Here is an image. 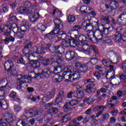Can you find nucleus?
<instances>
[{
  "mask_svg": "<svg viewBox=\"0 0 126 126\" xmlns=\"http://www.w3.org/2000/svg\"><path fill=\"white\" fill-rule=\"evenodd\" d=\"M71 77H72V75L67 71H64L62 75H60V74L54 75L53 76V80L54 82H62L63 79H66L67 81H68V79H70V81H71Z\"/></svg>",
  "mask_w": 126,
  "mask_h": 126,
  "instance_id": "1",
  "label": "nucleus"
},
{
  "mask_svg": "<svg viewBox=\"0 0 126 126\" xmlns=\"http://www.w3.org/2000/svg\"><path fill=\"white\" fill-rule=\"evenodd\" d=\"M103 31L101 30H99L98 28V30L93 31V33H90L88 38L93 43H96L97 41H101L103 39Z\"/></svg>",
  "mask_w": 126,
  "mask_h": 126,
  "instance_id": "2",
  "label": "nucleus"
},
{
  "mask_svg": "<svg viewBox=\"0 0 126 126\" xmlns=\"http://www.w3.org/2000/svg\"><path fill=\"white\" fill-rule=\"evenodd\" d=\"M26 117L27 119H30V118H33V117H36L38 116L39 114H43L44 113V110L42 109H39L37 107H34L32 109L29 110H27L25 111Z\"/></svg>",
  "mask_w": 126,
  "mask_h": 126,
  "instance_id": "3",
  "label": "nucleus"
},
{
  "mask_svg": "<svg viewBox=\"0 0 126 126\" xmlns=\"http://www.w3.org/2000/svg\"><path fill=\"white\" fill-rule=\"evenodd\" d=\"M82 49L87 55H91V54H92V51H94V53L95 55H99L98 48L94 45L89 46L88 45L84 44L82 46Z\"/></svg>",
  "mask_w": 126,
  "mask_h": 126,
  "instance_id": "4",
  "label": "nucleus"
},
{
  "mask_svg": "<svg viewBox=\"0 0 126 126\" xmlns=\"http://www.w3.org/2000/svg\"><path fill=\"white\" fill-rule=\"evenodd\" d=\"M17 77V79L19 81L17 83V89L18 90H20L22 88V85L24 83H30V82L28 80V77L26 75H18Z\"/></svg>",
  "mask_w": 126,
  "mask_h": 126,
  "instance_id": "5",
  "label": "nucleus"
},
{
  "mask_svg": "<svg viewBox=\"0 0 126 126\" xmlns=\"http://www.w3.org/2000/svg\"><path fill=\"white\" fill-rule=\"evenodd\" d=\"M82 26L83 30L87 31V32H88L87 33L88 37L89 34H93V29L94 28V25H93V23L90 22L88 23L87 22H84L82 24Z\"/></svg>",
  "mask_w": 126,
  "mask_h": 126,
  "instance_id": "6",
  "label": "nucleus"
},
{
  "mask_svg": "<svg viewBox=\"0 0 126 126\" xmlns=\"http://www.w3.org/2000/svg\"><path fill=\"white\" fill-rule=\"evenodd\" d=\"M106 78L107 79H110V83L112 84V81L114 80H120L119 78L117 77V79H116V76L115 75V69L114 68H110L106 74Z\"/></svg>",
  "mask_w": 126,
  "mask_h": 126,
  "instance_id": "7",
  "label": "nucleus"
},
{
  "mask_svg": "<svg viewBox=\"0 0 126 126\" xmlns=\"http://www.w3.org/2000/svg\"><path fill=\"white\" fill-rule=\"evenodd\" d=\"M63 98H64V92L62 91L58 94V96L55 99V106L57 105L60 108H62V105L60 104H62Z\"/></svg>",
  "mask_w": 126,
  "mask_h": 126,
  "instance_id": "8",
  "label": "nucleus"
},
{
  "mask_svg": "<svg viewBox=\"0 0 126 126\" xmlns=\"http://www.w3.org/2000/svg\"><path fill=\"white\" fill-rule=\"evenodd\" d=\"M3 119L9 125L13 124L14 119H13V116L12 114L9 113L8 112H5L3 115Z\"/></svg>",
  "mask_w": 126,
  "mask_h": 126,
  "instance_id": "9",
  "label": "nucleus"
},
{
  "mask_svg": "<svg viewBox=\"0 0 126 126\" xmlns=\"http://www.w3.org/2000/svg\"><path fill=\"white\" fill-rule=\"evenodd\" d=\"M17 12L21 14L28 13L29 14H34L35 13V10L32 8L22 7L17 8Z\"/></svg>",
  "mask_w": 126,
  "mask_h": 126,
  "instance_id": "10",
  "label": "nucleus"
},
{
  "mask_svg": "<svg viewBox=\"0 0 126 126\" xmlns=\"http://www.w3.org/2000/svg\"><path fill=\"white\" fill-rule=\"evenodd\" d=\"M54 72L51 71L48 69H44V70H42V72L41 73H38V76H41V75H43L45 76V77H50V75H54Z\"/></svg>",
  "mask_w": 126,
  "mask_h": 126,
  "instance_id": "11",
  "label": "nucleus"
},
{
  "mask_svg": "<svg viewBox=\"0 0 126 126\" xmlns=\"http://www.w3.org/2000/svg\"><path fill=\"white\" fill-rule=\"evenodd\" d=\"M54 23L55 24V27L54 29L55 30H58V29H63V23L61 21V19L56 18L54 19Z\"/></svg>",
  "mask_w": 126,
  "mask_h": 126,
  "instance_id": "12",
  "label": "nucleus"
},
{
  "mask_svg": "<svg viewBox=\"0 0 126 126\" xmlns=\"http://www.w3.org/2000/svg\"><path fill=\"white\" fill-rule=\"evenodd\" d=\"M0 32H3L4 36H9L11 30L6 25H1L0 27Z\"/></svg>",
  "mask_w": 126,
  "mask_h": 126,
  "instance_id": "13",
  "label": "nucleus"
},
{
  "mask_svg": "<svg viewBox=\"0 0 126 126\" xmlns=\"http://www.w3.org/2000/svg\"><path fill=\"white\" fill-rule=\"evenodd\" d=\"M97 25V27L98 28V29L101 30V31H102V32H104V33L105 34V35H108V34H109L110 31L109 30H110V27L109 28H105V25H103V24L102 23H100L99 24V22L97 21L96 22Z\"/></svg>",
  "mask_w": 126,
  "mask_h": 126,
  "instance_id": "14",
  "label": "nucleus"
},
{
  "mask_svg": "<svg viewBox=\"0 0 126 126\" xmlns=\"http://www.w3.org/2000/svg\"><path fill=\"white\" fill-rule=\"evenodd\" d=\"M30 27H31V24L28 23L27 21L24 20L22 23V26H21V32L23 33L26 32L28 29H29Z\"/></svg>",
  "mask_w": 126,
  "mask_h": 126,
  "instance_id": "15",
  "label": "nucleus"
},
{
  "mask_svg": "<svg viewBox=\"0 0 126 126\" xmlns=\"http://www.w3.org/2000/svg\"><path fill=\"white\" fill-rule=\"evenodd\" d=\"M47 50H50V46L48 44H44L41 47L37 48V54H45Z\"/></svg>",
  "mask_w": 126,
  "mask_h": 126,
  "instance_id": "16",
  "label": "nucleus"
},
{
  "mask_svg": "<svg viewBox=\"0 0 126 126\" xmlns=\"http://www.w3.org/2000/svg\"><path fill=\"white\" fill-rule=\"evenodd\" d=\"M14 66V64L13 63V62L8 60L6 61L4 64V67L5 70L7 71H9L11 70L12 67Z\"/></svg>",
  "mask_w": 126,
  "mask_h": 126,
  "instance_id": "17",
  "label": "nucleus"
},
{
  "mask_svg": "<svg viewBox=\"0 0 126 126\" xmlns=\"http://www.w3.org/2000/svg\"><path fill=\"white\" fill-rule=\"evenodd\" d=\"M62 29H57V30H55L57 32L56 35H57L58 38H59L60 40H61V39H63V38L66 36L64 32L61 31Z\"/></svg>",
  "mask_w": 126,
  "mask_h": 126,
  "instance_id": "18",
  "label": "nucleus"
},
{
  "mask_svg": "<svg viewBox=\"0 0 126 126\" xmlns=\"http://www.w3.org/2000/svg\"><path fill=\"white\" fill-rule=\"evenodd\" d=\"M30 62V59L27 56H23L20 60H18L17 63L21 64H27Z\"/></svg>",
  "mask_w": 126,
  "mask_h": 126,
  "instance_id": "19",
  "label": "nucleus"
},
{
  "mask_svg": "<svg viewBox=\"0 0 126 126\" xmlns=\"http://www.w3.org/2000/svg\"><path fill=\"white\" fill-rule=\"evenodd\" d=\"M63 113H61L59 114V117H62V118L61 120V123H64V124H65L66 123H67L68 121H69V120H70V116H69V115L68 114L63 116Z\"/></svg>",
  "mask_w": 126,
  "mask_h": 126,
  "instance_id": "20",
  "label": "nucleus"
},
{
  "mask_svg": "<svg viewBox=\"0 0 126 126\" xmlns=\"http://www.w3.org/2000/svg\"><path fill=\"white\" fill-rule=\"evenodd\" d=\"M79 32L77 30H71L69 31L70 37L72 39H77Z\"/></svg>",
  "mask_w": 126,
  "mask_h": 126,
  "instance_id": "21",
  "label": "nucleus"
},
{
  "mask_svg": "<svg viewBox=\"0 0 126 126\" xmlns=\"http://www.w3.org/2000/svg\"><path fill=\"white\" fill-rule=\"evenodd\" d=\"M102 62L103 64H104L105 66H106L107 67H109V68H114V66L110 64V62L113 63V62H112L111 59H103Z\"/></svg>",
  "mask_w": 126,
  "mask_h": 126,
  "instance_id": "22",
  "label": "nucleus"
},
{
  "mask_svg": "<svg viewBox=\"0 0 126 126\" xmlns=\"http://www.w3.org/2000/svg\"><path fill=\"white\" fill-rule=\"evenodd\" d=\"M9 97L13 99L14 101H16V102H18V103H20V99L19 98H18V96L16 94V92L12 91L10 93Z\"/></svg>",
  "mask_w": 126,
  "mask_h": 126,
  "instance_id": "23",
  "label": "nucleus"
},
{
  "mask_svg": "<svg viewBox=\"0 0 126 126\" xmlns=\"http://www.w3.org/2000/svg\"><path fill=\"white\" fill-rule=\"evenodd\" d=\"M30 64L33 68H38L40 67V62H37L36 60H31L30 62Z\"/></svg>",
  "mask_w": 126,
  "mask_h": 126,
  "instance_id": "24",
  "label": "nucleus"
},
{
  "mask_svg": "<svg viewBox=\"0 0 126 126\" xmlns=\"http://www.w3.org/2000/svg\"><path fill=\"white\" fill-rule=\"evenodd\" d=\"M28 76V80L29 82H32V78H37L38 77V73L37 74L35 73L34 72H30Z\"/></svg>",
  "mask_w": 126,
  "mask_h": 126,
  "instance_id": "25",
  "label": "nucleus"
},
{
  "mask_svg": "<svg viewBox=\"0 0 126 126\" xmlns=\"http://www.w3.org/2000/svg\"><path fill=\"white\" fill-rule=\"evenodd\" d=\"M94 101H95L94 96L93 95H91L89 98L84 99L83 102L87 103L88 105H91V104H93V102H94Z\"/></svg>",
  "mask_w": 126,
  "mask_h": 126,
  "instance_id": "26",
  "label": "nucleus"
},
{
  "mask_svg": "<svg viewBox=\"0 0 126 126\" xmlns=\"http://www.w3.org/2000/svg\"><path fill=\"white\" fill-rule=\"evenodd\" d=\"M40 17V14L39 13H36L32 16L30 17V21L31 22H36L37 19H39V17Z\"/></svg>",
  "mask_w": 126,
  "mask_h": 126,
  "instance_id": "27",
  "label": "nucleus"
},
{
  "mask_svg": "<svg viewBox=\"0 0 126 126\" xmlns=\"http://www.w3.org/2000/svg\"><path fill=\"white\" fill-rule=\"evenodd\" d=\"M113 39L115 42L120 43L122 41V34L120 32L115 33Z\"/></svg>",
  "mask_w": 126,
  "mask_h": 126,
  "instance_id": "28",
  "label": "nucleus"
},
{
  "mask_svg": "<svg viewBox=\"0 0 126 126\" xmlns=\"http://www.w3.org/2000/svg\"><path fill=\"white\" fill-rule=\"evenodd\" d=\"M89 65H91V63H88L86 65L84 64H82L81 66V69H82L84 72H86L88 69L91 68V66H89Z\"/></svg>",
  "mask_w": 126,
  "mask_h": 126,
  "instance_id": "29",
  "label": "nucleus"
},
{
  "mask_svg": "<svg viewBox=\"0 0 126 126\" xmlns=\"http://www.w3.org/2000/svg\"><path fill=\"white\" fill-rule=\"evenodd\" d=\"M56 33H57V31L53 29V30H52L50 33L46 34L45 35V37L46 38H48V39H52V38L55 37Z\"/></svg>",
  "mask_w": 126,
  "mask_h": 126,
  "instance_id": "30",
  "label": "nucleus"
},
{
  "mask_svg": "<svg viewBox=\"0 0 126 126\" xmlns=\"http://www.w3.org/2000/svg\"><path fill=\"white\" fill-rule=\"evenodd\" d=\"M2 12L4 13L8 12V6H7L5 4H2L1 7H0V14Z\"/></svg>",
  "mask_w": 126,
  "mask_h": 126,
  "instance_id": "31",
  "label": "nucleus"
},
{
  "mask_svg": "<svg viewBox=\"0 0 126 126\" xmlns=\"http://www.w3.org/2000/svg\"><path fill=\"white\" fill-rule=\"evenodd\" d=\"M74 96L79 98H82L84 96V93L83 91H78L74 93Z\"/></svg>",
  "mask_w": 126,
  "mask_h": 126,
  "instance_id": "32",
  "label": "nucleus"
},
{
  "mask_svg": "<svg viewBox=\"0 0 126 126\" xmlns=\"http://www.w3.org/2000/svg\"><path fill=\"white\" fill-rule=\"evenodd\" d=\"M86 82L87 83H89L88 85H90L91 86H94L95 87V85H96V81H95V79L94 78H91L86 80Z\"/></svg>",
  "mask_w": 126,
  "mask_h": 126,
  "instance_id": "33",
  "label": "nucleus"
},
{
  "mask_svg": "<svg viewBox=\"0 0 126 126\" xmlns=\"http://www.w3.org/2000/svg\"><path fill=\"white\" fill-rule=\"evenodd\" d=\"M61 44L62 45V46H63V47H64L65 48H68V47H70V39H68L67 40L63 39L61 42Z\"/></svg>",
  "mask_w": 126,
  "mask_h": 126,
  "instance_id": "34",
  "label": "nucleus"
},
{
  "mask_svg": "<svg viewBox=\"0 0 126 126\" xmlns=\"http://www.w3.org/2000/svg\"><path fill=\"white\" fill-rule=\"evenodd\" d=\"M109 5L111 8V9H116L119 6V3L117 1L112 0L111 1Z\"/></svg>",
  "mask_w": 126,
  "mask_h": 126,
  "instance_id": "35",
  "label": "nucleus"
},
{
  "mask_svg": "<svg viewBox=\"0 0 126 126\" xmlns=\"http://www.w3.org/2000/svg\"><path fill=\"white\" fill-rule=\"evenodd\" d=\"M94 86H90L89 85L86 86V89L85 90V92L86 93H88V94H90V93H92L93 91V88H94Z\"/></svg>",
  "mask_w": 126,
  "mask_h": 126,
  "instance_id": "36",
  "label": "nucleus"
},
{
  "mask_svg": "<svg viewBox=\"0 0 126 126\" xmlns=\"http://www.w3.org/2000/svg\"><path fill=\"white\" fill-rule=\"evenodd\" d=\"M70 44L71 47H76L79 45V41L76 39H70Z\"/></svg>",
  "mask_w": 126,
  "mask_h": 126,
  "instance_id": "37",
  "label": "nucleus"
},
{
  "mask_svg": "<svg viewBox=\"0 0 126 126\" xmlns=\"http://www.w3.org/2000/svg\"><path fill=\"white\" fill-rule=\"evenodd\" d=\"M85 9L86 10H91V8H90V7L81 6L80 8L81 13L87 14L88 13L85 11Z\"/></svg>",
  "mask_w": 126,
  "mask_h": 126,
  "instance_id": "38",
  "label": "nucleus"
},
{
  "mask_svg": "<svg viewBox=\"0 0 126 126\" xmlns=\"http://www.w3.org/2000/svg\"><path fill=\"white\" fill-rule=\"evenodd\" d=\"M37 29L38 30H41V32H45L47 29V27L44 26L42 24H38L37 26Z\"/></svg>",
  "mask_w": 126,
  "mask_h": 126,
  "instance_id": "39",
  "label": "nucleus"
},
{
  "mask_svg": "<svg viewBox=\"0 0 126 126\" xmlns=\"http://www.w3.org/2000/svg\"><path fill=\"white\" fill-rule=\"evenodd\" d=\"M103 39L104 43H105V44H108V45H112L113 43L112 40H111V38H110V37L105 36L103 37Z\"/></svg>",
  "mask_w": 126,
  "mask_h": 126,
  "instance_id": "40",
  "label": "nucleus"
},
{
  "mask_svg": "<svg viewBox=\"0 0 126 126\" xmlns=\"http://www.w3.org/2000/svg\"><path fill=\"white\" fill-rule=\"evenodd\" d=\"M101 22H106V23L109 24L111 22V20H110V17L108 16H103L100 20Z\"/></svg>",
  "mask_w": 126,
  "mask_h": 126,
  "instance_id": "41",
  "label": "nucleus"
},
{
  "mask_svg": "<svg viewBox=\"0 0 126 126\" xmlns=\"http://www.w3.org/2000/svg\"><path fill=\"white\" fill-rule=\"evenodd\" d=\"M23 53L24 55H25L26 57H27V56H30L31 55V51L29 49V48L25 47L23 50Z\"/></svg>",
  "mask_w": 126,
  "mask_h": 126,
  "instance_id": "42",
  "label": "nucleus"
},
{
  "mask_svg": "<svg viewBox=\"0 0 126 126\" xmlns=\"http://www.w3.org/2000/svg\"><path fill=\"white\" fill-rule=\"evenodd\" d=\"M78 40L81 42V43H84L85 42H87V38L86 36L84 35H79L78 37Z\"/></svg>",
  "mask_w": 126,
  "mask_h": 126,
  "instance_id": "43",
  "label": "nucleus"
},
{
  "mask_svg": "<svg viewBox=\"0 0 126 126\" xmlns=\"http://www.w3.org/2000/svg\"><path fill=\"white\" fill-rule=\"evenodd\" d=\"M119 19H120L121 21H126V12H123L119 16Z\"/></svg>",
  "mask_w": 126,
  "mask_h": 126,
  "instance_id": "44",
  "label": "nucleus"
},
{
  "mask_svg": "<svg viewBox=\"0 0 126 126\" xmlns=\"http://www.w3.org/2000/svg\"><path fill=\"white\" fill-rule=\"evenodd\" d=\"M72 77H71V81H73L74 80H78L79 78H80V74L79 73H74L73 75H72Z\"/></svg>",
  "mask_w": 126,
  "mask_h": 126,
  "instance_id": "45",
  "label": "nucleus"
},
{
  "mask_svg": "<svg viewBox=\"0 0 126 126\" xmlns=\"http://www.w3.org/2000/svg\"><path fill=\"white\" fill-rule=\"evenodd\" d=\"M13 14L11 13L9 15L10 18L8 20L9 22H12L13 21L16 22V21H17V18L15 16H13Z\"/></svg>",
  "mask_w": 126,
  "mask_h": 126,
  "instance_id": "46",
  "label": "nucleus"
},
{
  "mask_svg": "<svg viewBox=\"0 0 126 126\" xmlns=\"http://www.w3.org/2000/svg\"><path fill=\"white\" fill-rule=\"evenodd\" d=\"M95 110H101L103 111H106L107 110V107L104 106V105H97L95 106Z\"/></svg>",
  "mask_w": 126,
  "mask_h": 126,
  "instance_id": "47",
  "label": "nucleus"
},
{
  "mask_svg": "<svg viewBox=\"0 0 126 126\" xmlns=\"http://www.w3.org/2000/svg\"><path fill=\"white\" fill-rule=\"evenodd\" d=\"M10 75H13V76H18V71L16 69H13L11 71H10Z\"/></svg>",
  "mask_w": 126,
  "mask_h": 126,
  "instance_id": "48",
  "label": "nucleus"
},
{
  "mask_svg": "<svg viewBox=\"0 0 126 126\" xmlns=\"http://www.w3.org/2000/svg\"><path fill=\"white\" fill-rule=\"evenodd\" d=\"M30 100L31 101H32L33 102H35V101L37 100H40L41 99V96L38 95V96H31V95L29 97Z\"/></svg>",
  "mask_w": 126,
  "mask_h": 126,
  "instance_id": "49",
  "label": "nucleus"
},
{
  "mask_svg": "<svg viewBox=\"0 0 126 126\" xmlns=\"http://www.w3.org/2000/svg\"><path fill=\"white\" fill-rule=\"evenodd\" d=\"M98 63V58H92L91 59V62H89V63H91V64H93V65H95V64H97Z\"/></svg>",
  "mask_w": 126,
  "mask_h": 126,
  "instance_id": "50",
  "label": "nucleus"
},
{
  "mask_svg": "<svg viewBox=\"0 0 126 126\" xmlns=\"http://www.w3.org/2000/svg\"><path fill=\"white\" fill-rule=\"evenodd\" d=\"M40 98H41L42 102H43V103H44V104H46V103H48V102H49V101L50 100L48 97L43 95H41L40 96Z\"/></svg>",
  "mask_w": 126,
  "mask_h": 126,
  "instance_id": "51",
  "label": "nucleus"
},
{
  "mask_svg": "<svg viewBox=\"0 0 126 126\" xmlns=\"http://www.w3.org/2000/svg\"><path fill=\"white\" fill-rule=\"evenodd\" d=\"M102 120L104 122V121H107L110 118V114L108 113H104L102 115Z\"/></svg>",
  "mask_w": 126,
  "mask_h": 126,
  "instance_id": "52",
  "label": "nucleus"
},
{
  "mask_svg": "<svg viewBox=\"0 0 126 126\" xmlns=\"http://www.w3.org/2000/svg\"><path fill=\"white\" fill-rule=\"evenodd\" d=\"M6 86H2L0 90V97H3L4 96V89H5Z\"/></svg>",
  "mask_w": 126,
  "mask_h": 126,
  "instance_id": "53",
  "label": "nucleus"
},
{
  "mask_svg": "<svg viewBox=\"0 0 126 126\" xmlns=\"http://www.w3.org/2000/svg\"><path fill=\"white\" fill-rule=\"evenodd\" d=\"M109 114H111L114 117H117L118 114H119V110L118 109H115L109 112Z\"/></svg>",
  "mask_w": 126,
  "mask_h": 126,
  "instance_id": "54",
  "label": "nucleus"
},
{
  "mask_svg": "<svg viewBox=\"0 0 126 126\" xmlns=\"http://www.w3.org/2000/svg\"><path fill=\"white\" fill-rule=\"evenodd\" d=\"M75 21V17L73 15H70L68 17V22L71 23Z\"/></svg>",
  "mask_w": 126,
  "mask_h": 126,
  "instance_id": "55",
  "label": "nucleus"
},
{
  "mask_svg": "<svg viewBox=\"0 0 126 126\" xmlns=\"http://www.w3.org/2000/svg\"><path fill=\"white\" fill-rule=\"evenodd\" d=\"M50 112L51 113V114L56 115V114H58V113H59V110L56 107H52L50 108Z\"/></svg>",
  "mask_w": 126,
  "mask_h": 126,
  "instance_id": "56",
  "label": "nucleus"
},
{
  "mask_svg": "<svg viewBox=\"0 0 126 126\" xmlns=\"http://www.w3.org/2000/svg\"><path fill=\"white\" fill-rule=\"evenodd\" d=\"M24 7H26L27 8H29L31 5H32V4L30 1H26L24 2Z\"/></svg>",
  "mask_w": 126,
  "mask_h": 126,
  "instance_id": "57",
  "label": "nucleus"
},
{
  "mask_svg": "<svg viewBox=\"0 0 126 126\" xmlns=\"http://www.w3.org/2000/svg\"><path fill=\"white\" fill-rule=\"evenodd\" d=\"M69 103L70 106H75V105H78L79 102L76 99H72Z\"/></svg>",
  "mask_w": 126,
  "mask_h": 126,
  "instance_id": "58",
  "label": "nucleus"
},
{
  "mask_svg": "<svg viewBox=\"0 0 126 126\" xmlns=\"http://www.w3.org/2000/svg\"><path fill=\"white\" fill-rule=\"evenodd\" d=\"M7 79L6 78L2 79L0 81V85H4V86H6L7 85Z\"/></svg>",
  "mask_w": 126,
  "mask_h": 126,
  "instance_id": "59",
  "label": "nucleus"
},
{
  "mask_svg": "<svg viewBox=\"0 0 126 126\" xmlns=\"http://www.w3.org/2000/svg\"><path fill=\"white\" fill-rule=\"evenodd\" d=\"M16 35L19 39H23L25 36L24 32H18Z\"/></svg>",
  "mask_w": 126,
  "mask_h": 126,
  "instance_id": "60",
  "label": "nucleus"
},
{
  "mask_svg": "<svg viewBox=\"0 0 126 126\" xmlns=\"http://www.w3.org/2000/svg\"><path fill=\"white\" fill-rule=\"evenodd\" d=\"M52 62V59H46L45 60H44L43 61V64L44 65H48V64Z\"/></svg>",
  "mask_w": 126,
  "mask_h": 126,
  "instance_id": "61",
  "label": "nucleus"
},
{
  "mask_svg": "<svg viewBox=\"0 0 126 126\" xmlns=\"http://www.w3.org/2000/svg\"><path fill=\"white\" fill-rule=\"evenodd\" d=\"M90 121V116H86L85 118L83 119L82 121L83 124H86L88 123Z\"/></svg>",
  "mask_w": 126,
  "mask_h": 126,
  "instance_id": "62",
  "label": "nucleus"
},
{
  "mask_svg": "<svg viewBox=\"0 0 126 126\" xmlns=\"http://www.w3.org/2000/svg\"><path fill=\"white\" fill-rule=\"evenodd\" d=\"M44 118L48 121H51L53 119V115L51 114H48L45 116Z\"/></svg>",
  "mask_w": 126,
  "mask_h": 126,
  "instance_id": "63",
  "label": "nucleus"
},
{
  "mask_svg": "<svg viewBox=\"0 0 126 126\" xmlns=\"http://www.w3.org/2000/svg\"><path fill=\"white\" fill-rule=\"evenodd\" d=\"M52 53L59 54V46H55L53 47Z\"/></svg>",
  "mask_w": 126,
  "mask_h": 126,
  "instance_id": "64",
  "label": "nucleus"
}]
</instances>
